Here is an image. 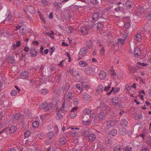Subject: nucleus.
<instances>
[{
  "label": "nucleus",
  "mask_w": 151,
  "mask_h": 151,
  "mask_svg": "<svg viewBox=\"0 0 151 151\" xmlns=\"http://www.w3.org/2000/svg\"><path fill=\"white\" fill-rule=\"evenodd\" d=\"M91 3L93 5H98L99 1L97 0H90Z\"/></svg>",
  "instance_id": "46"
},
{
  "label": "nucleus",
  "mask_w": 151,
  "mask_h": 151,
  "mask_svg": "<svg viewBox=\"0 0 151 151\" xmlns=\"http://www.w3.org/2000/svg\"><path fill=\"white\" fill-rule=\"evenodd\" d=\"M27 11L31 14H34L36 12V10L34 7L32 5H28L27 6Z\"/></svg>",
  "instance_id": "11"
},
{
  "label": "nucleus",
  "mask_w": 151,
  "mask_h": 151,
  "mask_svg": "<svg viewBox=\"0 0 151 151\" xmlns=\"http://www.w3.org/2000/svg\"><path fill=\"white\" fill-rule=\"evenodd\" d=\"M137 12L140 14H142L144 12V9L142 6H138L137 9Z\"/></svg>",
  "instance_id": "27"
},
{
  "label": "nucleus",
  "mask_w": 151,
  "mask_h": 151,
  "mask_svg": "<svg viewBox=\"0 0 151 151\" xmlns=\"http://www.w3.org/2000/svg\"><path fill=\"white\" fill-rule=\"evenodd\" d=\"M31 55L32 57H35L37 54V51H35V49L34 48H31L30 50Z\"/></svg>",
  "instance_id": "17"
},
{
  "label": "nucleus",
  "mask_w": 151,
  "mask_h": 151,
  "mask_svg": "<svg viewBox=\"0 0 151 151\" xmlns=\"http://www.w3.org/2000/svg\"><path fill=\"white\" fill-rule=\"evenodd\" d=\"M96 27L97 29H101V27H102V25L101 24L99 23L97 24Z\"/></svg>",
  "instance_id": "61"
},
{
  "label": "nucleus",
  "mask_w": 151,
  "mask_h": 151,
  "mask_svg": "<svg viewBox=\"0 0 151 151\" xmlns=\"http://www.w3.org/2000/svg\"><path fill=\"white\" fill-rule=\"evenodd\" d=\"M49 68L51 73L54 72L56 70V68L55 66L53 65H50L49 66Z\"/></svg>",
  "instance_id": "45"
},
{
  "label": "nucleus",
  "mask_w": 151,
  "mask_h": 151,
  "mask_svg": "<svg viewBox=\"0 0 151 151\" xmlns=\"http://www.w3.org/2000/svg\"><path fill=\"white\" fill-rule=\"evenodd\" d=\"M106 123L107 125H108V127H109V128L113 126L114 124V122L112 120L108 121Z\"/></svg>",
  "instance_id": "29"
},
{
  "label": "nucleus",
  "mask_w": 151,
  "mask_h": 151,
  "mask_svg": "<svg viewBox=\"0 0 151 151\" xmlns=\"http://www.w3.org/2000/svg\"><path fill=\"white\" fill-rule=\"evenodd\" d=\"M14 117L15 119L17 120H18L20 119L21 118L20 114L19 113L16 114L14 115Z\"/></svg>",
  "instance_id": "51"
},
{
  "label": "nucleus",
  "mask_w": 151,
  "mask_h": 151,
  "mask_svg": "<svg viewBox=\"0 0 151 151\" xmlns=\"http://www.w3.org/2000/svg\"><path fill=\"white\" fill-rule=\"evenodd\" d=\"M120 124L122 127L125 128L127 126L128 123L126 119H122L121 120Z\"/></svg>",
  "instance_id": "14"
},
{
  "label": "nucleus",
  "mask_w": 151,
  "mask_h": 151,
  "mask_svg": "<svg viewBox=\"0 0 151 151\" xmlns=\"http://www.w3.org/2000/svg\"><path fill=\"white\" fill-rule=\"evenodd\" d=\"M106 76V73L104 70H101L99 73V76L100 79L101 80L104 79Z\"/></svg>",
  "instance_id": "13"
},
{
  "label": "nucleus",
  "mask_w": 151,
  "mask_h": 151,
  "mask_svg": "<svg viewBox=\"0 0 151 151\" xmlns=\"http://www.w3.org/2000/svg\"><path fill=\"white\" fill-rule=\"evenodd\" d=\"M94 71V68L91 67L87 68L84 70V72L88 74L92 73Z\"/></svg>",
  "instance_id": "15"
},
{
  "label": "nucleus",
  "mask_w": 151,
  "mask_h": 151,
  "mask_svg": "<svg viewBox=\"0 0 151 151\" xmlns=\"http://www.w3.org/2000/svg\"><path fill=\"white\" fill-rule=\"evenodd\" d=\"M6 61L9 64L13 63L14 62V58L13 57H9L7 59Z\"/></svg>",
  "instance_id": "28"
},
{
  "label": "nucleus",
  "mask_w": 151,
  "mask_h": 151,
  "mask_svg": "<svg viewBox=\"0 0 151 151\" xmlns=\"http://www.w3.org/2000/svg\"><path fill=\"white\" fill-rule=\"evenodd\" d=\"M130 26V24L127 23L125 24V26L126 27L124 31L122 32V37L124 39H127L129 33L128 27Z\"/></svg>",
  "instance_id": "4"
},
{
  "label": "nucleus",
  "mask_w": 151,
  "mask_h": 151,
  "mask_svg": "<svg viewBox=\"0 0 151 151\" xmlns=\"http://www.w3.org/2000/svg\"><path fill=\"white\" fill-rule=\"evenodd\" d=\"M83 81H82L81 84L84 88L87 87L88 82H89V79L87 77H83L82 79Z\"/></svg>",
  "instance_id": "9"
},
{
  "label": "nucleus",
  "mask_w": 151,
  "mask_h": 151,
  "mask_svg": "<svg viewBox=\"0 0 151 151\" xmlns=\"http://www.w3.org/2000/svg\"><path fill=\"white\" fill-rule=\"evenodd\" d=\"M102 128L104 129L106 131V130H108L110 128L109 127H108V125H107V124H106L104 123L103 124V126H102Z\"/></svg>",
  "instance_id": "47"
},
{
  "label": "nucleus",
  "mask_w": 151,
  "mask_h": 151,
  "mask_svg": "<svg viewBox=\"0 0 151 151\" xmlns=\"http://www.w3.org/2000/svg\"><path fill=\"white\" fill-rule=\"evenodd\" d=\"M98 13H99V14L100 18H103V16L104 15V10L101 9L99 11Z\"/></svg>",
  "instance_id": "41"
},
{
  "label": "nucleus",
  "mask_w": 151,
  "mask_h": 151,
  "mask_svg": "<svg viewBox=\"0 0 151 151\" xmlns=\"http://www.w3.org/2000/svg\"><path fill=\"white\" fill-rule=\"evenodd\" d=\"M52 141L50 139H48L47 140L45 141L46 144L47 145H49L52 144Z\"/></svg>",
  "instance_id": "56"
},
{
  "label": "nucleus",
  "mask_w": 151,
  "mask_h": 151,
  "mask_svg": "<svg viewBox=\"0 0 151 151\" xmlns=\"http://www.w3.org/2000/svg\"><path fill=\"white\" fill-rule=\"evenodd\" d=\"M115 10L117 12L119 11L120 12H123L124 11V9L122 7L118 6L115 9Z\"/></svg>",
  "instance_id": "37"
},
{
  "label": "nucleus",
  "mask_w": 151,
  "mask_h": 151,
  "mask_svg": "<svg viewBox=\"0 0 151 151\" xmlns=\"http://www.w3.org/2000/svg\"><path fill=\"white\" fill-rule=\"evenodd\" d=\"M29 72L26 70L23 71L21 75H19L20 77L22 79H25L29 76Z\"/></svg>",
  "instance_id": "10"
},
{
  "label": "nucleus",
  "mask_w": 151,
  "mask_h": 151,
  "mask_svg": "<svg viewBox=\"0 0 151 151\" xmlns=\"http://www.w3.org/2000/svg\"><path fill=\"white\" fill-rule=\"evenodd\" d=\"M130 71L131 73H135L137 71V70L134 67H131L130 68Z\"/></svg>",
  "instance_id": "48"
},
{
  "label": "nucleus",
  "mask_w": 151,
  "mask_h": 151,
  "mask_svg": "<svg viewBox=\"0 0 151 151\" xmlns=\"http://www.w3.org/2000/svg\"><path fill=\"white\" fill-rule=\"evenodd\" d=\"M86 117V116H84L83 118V122H84V124L86 125H88L90 124V123L91 122V120H88L86 121H85V118Z\"/></svg>",
  "instance_id": "38"
},
{
  "label": "nucleus",
  "mask_w": 151,
  "mask_h": 151,
  "mask_svg": "<svg viewBox=\"0 0 151 151\" xmlns=\"http://www.w3.org/2000/svg\"><path fill=\"white\" fill-rule=\"evenodd\" d=\"M76 132H75V131L73 132H73H71V133L70 134V135L72 137H76Z\"/></svg>",
  "instance_id": "63"
},
{
  "label": "nucleus",
  "mask_w": 151,
  "mask_h": 151,
  "mask_svg": "<svg viewBox=\"0 0 151 151\" xmlns=\"http://www.w3.org/2000/svg\"><path fill=\"white\" fill-rule=\"evenodd\" d=\"M17 130V128L15 126H12L9 129V132L11 133H14Z\"/></svg>",
  "instance_id": "23"
},
{
  "label": "nucleus",
  "mask_w": 151,
  "mask_h": 151,
  "mask_svg": "<svg viewBox=\"0 0 151 151\" xmlns=\"http://www.w3.org/2000/svg\"><path fill=\"white\" fill-rule=\"evenodd\" d=\"M69 0H58L54 3V6L57 10H60L62 6V4L63 2L68 1Z\"/></svg>",
  "instance_id": "3"
},
{
  "label": "nucleus",
  "mask_w": 151,
  "mask_h": 151,
  "mask_svg": "<svg viewBox=\"0 0 151 151\" xmlns=\"http://www.w3.org/2000/svg\"><path fill=\"white\" fill-rule=\"evenodd\" d=\"M76 113L74 112H71L70 117L71 119H73L76 116Z\"/></svg>",
  "instance_id": "52"
},
{
  "label": "nucleus",
  "mask_w": 151,
  "mask_h": 151,
  "mask_svg": "<svg viewBox=\"0 0 151 151\" xmlns=\"http://www.w3.org/2000/svg\"><path fill=\"white\" fill-rule=\"evenodd\" d=\"M114 151H122V148H121L120 146H116L114 148Z\"/></svg>",
  "instance_id": "42"
},
{
  "label": "nucleus",
  "mask_w": 151,
  "mask_h": 151,
  "mask_svg": "<svg viewBox=\"0 0 151 151\" xmlns=\"http://www.w3.org/2000/svg\"><path fill=\"white\" fill-rule=\"evenodd\" d=\"M105 49L104 47L102 48L100 51V54L101 55H103L104 54Z\"/></svg>",
  "instance_id": "57"
},
{
  "label": "nucleus",
  "mask_w": 151,
  "mask_h": 151,
  "mask_svg": "<svg viewBox=\"0 0 151 151\" xmlns=\"http://www.w3.org/2000/svg\"><path fill=\"white\" fill-rule=\"evenodd\" d=\"M120 99L116 97H114L112 99V102L120 101Z\"/></svg>",
  "instance_id": "60"
},
{
  "label": "nucleus",
  "mask_w": 151,
  "mask_h": 151,
  "mask_svg": "<svg viewBox=\"0 0 151 151\" xmlns=\"http://www.w3.org/2000/svg\"><path fill=\"white\" fill-rule=\"evenodd\" d=\"M53 106V103L50 102L48 104L47 103H42L40 105L39 108L41 109H44L46 111H50Z\"/></svg>",
  "instance_id": "1"
},
{
  "label": "nucleus",
  "mask_w": 151,
  "mask_h": 151,
  "mask_svg": "<svg viewBox=\"0 0 151 151\" xmlns=\"http://www.w3.org/2000/svg\"><path fill=\"white\" fill-rule=\"evenodd\" d=\"M89 140L91 141L94 140L96 139V136L94 134H91L88 136Z\"/></svg>",
  "instance_id": "30"
},
{
  "label": "nucleus",
  "mask_w": 151,
  "mask_h": 151,
  "mask_svg": "<svg viewBox=\"0 0 151 151\" xmlns=\"http://www.w3.org/2000/svg\"><path fill=\"white\" fill-rule=\"evenodd\" d=\"M127 132V131L125 128L122 127V129H119V133L120 134L122 135H126Z\"/></svg>",
  "instance_id": "18"
},
{
  "label": "nucleus",
  "mask_w": 151,
  "mask_h": 151,
  "mask_svg": "<svg viewBox=\"0 0 151 151\" xmlns=\"http://www.w3.org/2000/svg\"><path fill=\"white\" fill-rule=\"evenodd\" d=\"M134 117V119L136 120L140 119L141 117V116L139 114L135 116Z\"/></svg>",
  "instance_id": "62"
},
{
  "label": "nucleus",
  "mask_w": 151,
  "mask_h": 151,
  "mask_svg": "<svg viewBox=\"0 0 151 151\" xmlns=\"http://www.w3.org/2000/svg\"><path fill=\"white\" fill-rule=\"evenodd\" d=\"M65 111L64 109V104H63L62 106L60 108L59 110H58L56 111V114L58 118L59 119H60L65 114Z\"/></svg>",
  "instance_id": "2"
},
{
  "label": "nucleus",
  "mask_w": 151,
  "mask_h": 151,
  "mask_svg": "<svg viewBox=\"0 0 151 151\" xmlns=\"http://www.w3.org/2000/svg\"><path fill=\"white\" fill-rule=\"evenodd\" d=\"M66 139L65 137H62L60 138L59 140V143L60 145H63L66 143Z\"/></svg>",
  "instance_id": "26"
},
{
  "label": "nucleus",
  "mask_w": 151,
  "mask_h": 151,
  "mask_svg": "<svg viewBox=\"0 0 151 151\" xmlns=\"http://www.w3.org/2000/svg\"><path fill=\"white\" fill-rule=\"evenodd\" d=\"M137 64L141 66H146L148 65V64L147 63H141L140 62H138L137 63Z\"/></svg>",
  "instance_id": "54"
},
{
  "label": "nucleus",
  "mask_w": 151,
  "mask_h": 151,
  "mask_svg": "<svg viewBox=\"0 0 151 151\" xmlns=\"http://www.w3.org/2000/svg\"><path fill=\"white\" fill-rule=\"evenodd\" d=\"M113 104L114 105H115L118 107H120V101H116V102H112Z\"/></svg>",
  "instance_id": "58"
},
{
  "label": "nucleus",
  "mask_w": 151,
  "mask_h": 151,
  "mask_svg": "<svg viewBox=\"0 0 151 151\" xmlns=\"http://www.w3.org/2000/svg\"><path fill=\"white\" fill-rule=\"evenodd\" d=\"M141 35L140 33H137L135 35L134 40L137 42H139L141 40Z\"/></svg>",
  "instance_id": "20"
},
{
  "label": "nucleus",
  "mask_w": 151,
  "mask_h": 151,
  "mask_svg": "<svg viewBox=\"0 0 151 151\" xmlns=\"http://www.w3.org/2000/svg\"><path fill=\"white\" fill-rule=\"evenodd\" d=\"M93 41L92 40H90L86 42V46L88 47L90 49L91 48L92 45V43Z\"/></svg>",
  "instance_id": "25"
},
{
  "label": "nucleus",
  "mask_w": 151,
  "mask_h": 151,
  "mask_svg": "<svg viewBox=\"0 0 151 151\" xmlns=\"http://www.w3.org/2000/svg\"><path fill=\"white\" fill-rule=\"evenodd\" d=\"M122 150L124 151H132V149L131 147L127 145L122 148Z\"/></svg>",
  "instance_id": "32"
},
{
  "label": "nucleus",
  "mask_w": 151,
  "mask_h": 151,
  "mask_svg": "<svg viewBox=\"0 0 151 151\" xmlns=\"http://www.w3.org/2000/svg\"><path fill=\"white\" fill-rule=\"evenodd\" d=\"M80 31L83 35H87L89 31V28L86 25H83L81 28Z\"/></svg>",
  "instance_id": "6"
},
{
  "label": "nucleus",
  "mask_w": 151,
  "mask_h": 151,
  "mask_svg": "<svg viewBox=\"0 0 151 151\" xmlns=\"http://www.w3.org/2000/svg\"><path fill=\"white\" fill-rule=\"evenodd\" d=\"M103 89V86L101 85H99L96 91L99 92H101Z\"/></svg>",
  "instance_id": "43"
},
{
  "label": "nucleus",
  "mask_w": 151,
  "mask_h": 151,
  "mask_svg": "<svg viewBox=\"0 0 151 151\" xmlns=\"http://www.w3.org/2000/svg\"><path fill=\"white\" fill-rule=\"evenodd\" d=\"M9 102L7 100H6L4 101V102L2 104H3L4 106L7 107L9 106Z\"/></svg>",
  "instance_id": "55"
},
{
  "label": "nucleus",
  "mask_w": 151,
  "mask_h": 151,
  "mask_svg": "<svg viewBox=\"0 0 151 151\" xmlns=\"http://www.w3.org/2000/svg\"><path fill=\"white\" fill-rule=\"evenodd\" d=\"M24 135L25 137L27 138L30 135V131H27L26 132L24 133Z\"/></svg>",
  "instance_id": "50"
},
{
  "label": "nucleus",
  "mask_w": 151,
  "mask_h": 151,
  "mask_svg": "<svg viewBox=\"0 0 151 151\" xmlns=\"http://www.w3.org/2000/svg\"><path fill=\"white\" fill-rule=\"evenodd\" d=\"M82 96L83 99L85 102H87L91 100V96L89 94L86 93H84Z\"/></svg>",
  "instance_id": "8"
},
{
  "label": "nucleus",
  "mask_w": 151,
  "mask_h": 151,
  "mask_svg": "<svg viewBox=\"0 0 151 151\" xmlns=\"http://www.w3.org/2000/svg\"><path fill=\"white\" fill-rule=\"evenodd\" d=\"M70 85L68 83H66L65 84L63 85L62 87V90L63 92H67L69 89Z\"/></svg>",
  "instance_id": "16"
},
{
  "label": "nucleus",
  "mask_w": 151,
  "mask_h": 151,
  "mask_svg": "<svg viewBox=\"0 0 151 151\" xmlns=\"http://www.w3.org/2000/svg\"><path fill=\"white\" fill-rule=\"evenodd\" d=\"M89 132L88 130H86L84 131V136L87 137H88V136L89 134Z\"/></svg>",
  "instance_id": "59"
},
{
  "label": "nucleus",
  "mask_w": 151,
  "mask_h": 151,
  "mask_svg": "<svg viewBox=\"0 0 151 151\" xmlns=\"http://www.w3.org/2000/svg\"><path fill=\"white\" fill-rule=\"evenodd\" d=\"M73 93L72 92L69 91V93L67 94L66 96V98L69 101H71L72 100L73 97Z\"/></svg>",
  "instance_id": "22"
},
{
  "label": "nucleus",
  "mask_w": 151,
  "mask_h": 151,
  "mask_svg": "<svg viewBox=\"0 0 151 151\" xmlns=\"http://www.w3.org/2000/svg\"><path fill=\"white\" fill-rule=\"evenodd\" d=\"M132 4L133 3L131 1L127 0L123 5V6L125 9L128 10L132 7L133 6Z\"/></svg>",
  "instance_id": "5"
},
{
  "label": "nucleus",
  "mask_w": 151,
  "mask_h": 151,
  "mask_svg": "<svg viewBox=\"0 0 151 151\" xmlns=\"http://www.w3.org/2000/svg\"><path fill=\"white\" fill-rule=\"evenodd\" d=\"M79 63V65L82 67H84L88 65L87 63L84 61H80Z\"/></svg>",
  "instance_id": "35"
},
{
  "label": "nucleus",
  "mask_w": 151,
  "mask_h": 151,
  "mask_svg": "<svg viewBox=\"0 0 151 151\" xmlns=\"http://www.w3.org/2000/svg\"><path fill=\"white\" fill-rule=\"evenodd\" d=\"M17 93V91L16 90H12L11 92V94L12 96H15L16 95Z\"/></svg>",
  "instance_id": "49"
},
{
  "label": "nucleus",
  "mask_w": 151,
  "mask_h": 151,
  "mask_svg": "<svg viewBox=\"0 0 151 151\" xmlns=\"http://www.w3.org/2000/svg\"><path fill=\"white\" fill-rule=\"evenodd\" d=\"M39 125V122L37 121H35L32 123L33 127L35 128H37L38 127Z\"/></svg>",
  "instance_id": "36"
},
{
  "label": "nucleus",
  "mask_w": 151,
  "mask_h": 151,
  "mask_svg": "<svg viewBox=\"0 0 151 151\" xmlns=\"http://www.w3.org/2000/svg\"><path fill=\"white\" fill-rule=\"evenodd\" d=\"M88 50L86 47L81 48L79 52V55L83 57L87 53Z\"/></svg>",
  "instance_id": "7"
},
{
  "label": "nucleus",
  "mask_w": 151,
  "mask_h": 151,
  "mask_svg": "<svg viewBox=\"0 0 151 151\" xmlns=\"http://www.w3.org/2000/svg\"><path fill=\"white\" fill-rule=\"evenodd\" d=\"M117 133V130L115 129H114L111 130L109 133V134L111 136H114L116 135Z\"/></svg>",
  "instance_id": "34"
},
{
  "label": "nucleus",
  "mask_w": 151,
  "mask_h": 151,
  "mask_svg": "<svg viewBox=\"0 0 151 151\" xmlns=\"http://www.w3.org/2000/svg\"><path fill=\"white\" fill-rule=\"evenodd\" d=\"M82 84L78 83L76 84V87L80 91H82L83 90V86Z\"/></svg>",
  "instance_id": "39"
},
{
  "label": "nucleus",
  "mask_w": 151,
  "mask_h": 151,
  "mask_svg": "<svg viewBox=\"0 0 151 151\" xmlns=\"http://www.w3.org/2000/svg\"><path fill=\"white\" fill-rule=\"evenodd\" d=\"M41 91L42 93L44 95L46 94L48 92L47 89H41Z\"/></svg>",
  "instance_id": "53"
},
{
  "label": "nucleus",
  "mask_w": 151,
  "mask_h": 151,
  "mask_svg": "<svg viewBox=\"0 0 151 151\" xmlns=\"http://www.w3.org/2000/svg\"><path fill=\"white\" fill-rule=\"evenodd\" d=\"M70 72L74 76H77V75H79V74L77 71H74L72 69H70Z\"/></svg>",
  "instance_id": "33"
},
{
  "label": "nucleus",
  "mask_w": 151,
  "mask_h": 151,
  "mask_svg": "<svg viewBox=\"0 0 151 151\" xmlns=\"http://www.w3.org/2000/svg\"><path fill=\"white\" fill-rule=\"evenodd\" d=\"M126 39H124V38H120L118 40V41L119 43L122 45H124L125 43L124 40Z\"/></svg>",
  "instance_id": "40"
},
{
  "label": "nucleus",
  "mask_w": 151,
  "mask_h": 151,
  "mask_svg": "<svg viewBox=\"0 0 151 151\" xmlns=\"http://www.w3.org/2000/svg\"><path fill=\"white\" fill-rule=\"evenodd\" d=\"M92 18L94 21H96L99 18H100L99 14L98 12H94L92 15Z\"/></svg>",
  "instance_id": "12"
},
{
  "label": "nucleus",
  "mask_w": 151,
  "mask_h": 151,
  "mask_svg": "<svg viewBox=\"0 0 151 151\" xmlns=\"http://www.w3.org/2000/svg\"><path fill=\"white\" fill-rule=\"evenodd\" d=\"M138 51H139V49H136L134 50V55L136 57H138L139 55V53L138 52Z\"/></svg>",
  "instance_id": "44"
},
{
  "label": "nucleus",
  "mask_w": 151,
  "mask_h": 151,
  "mask_svg": "<svg viewBox=\"0 0 151 151\" xmlns=\"http://www.w3.org/2000/svg\"><path fill=\"white\" fill-rule=\"evenodd\" d=\"M105 114L103 111L100 112L99 113L98 117L99 119H103L105 118Z\"/></svg>",
  "instance_id": "21"
},
{
  "label": "nucleus",
  "mask_w": 151,
  "mask_h": 151,
  "mask_svg": "<svg viewBox=\"0 0 151 151\" xmlns=\"http://www.w3.org/2000/svg\"><path fill=\"white\" fill-rule=\"evenodd\" d=\"M92 111L89 109H86L83 110V113L84 115H90L91 114Z\"/></svg>",
  "instance_id": "31"
},
{
  "label": "nucleus",
  "mask_w": 151,
  "mask_h": 151,
  "mask_svg": "<svg viewBox=\"0 0 151 151\" xmlns=\"http://www.w3.org/2000/svg\"><path fill=\"white\" fill-rule=\"evenodd\" d=\"M55 133L52 131L49 132L47 134V137L48 139H51L53 137Z\"/></svg>",
  "instance_id": "24"
},
{
  "label": "nucleus",
  "mask_w": 151,
  "mask_h": 151,
  "mask_svg": "<svg viewBox=\"0 0 151 151\" xmlns=\"http://www.w3.org/2000/svg\"><path fill=\"white\" fill-rule=\"evenodd\" d=\"M79 99L78 98H75L74 100V103L75 104H77L78 103Z\"/></svg>",
  "instance_id": "64"
},
{
  "label": "nucleus",
  "mask_w": 151,
  "mask_h": 151,
  "mask_svg": "<svg viewBox=\"0 0 151 151\" xmlns=\"http://www.w3.org/2000/svg\"><path fill=\"white\" fill-rule=\"evenodd\" d=\"M8 14L5 20L7 21H10L12 19V14L10 9H8Z\"/></svg>",
  "instance_id": "19"
}]
</instances>
